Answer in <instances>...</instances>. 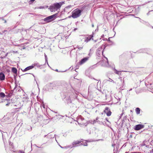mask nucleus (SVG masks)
<instances>
[{
  "mask_svg": "<svg viewBox=\"0 0 153 153\" xmlns=\"http://www.w3.org/2000/svg\"><path fill=\"white\" fill-rule=\"evenodd\" d=\"M64 3L63 2H61L59 3H56L53 4L49 7V9L51 12L57 11L60 8L62 4Z\"/></svg>",
  "mask_w": 153,
  "mask_h": 153,
  "instance_id": "nucleus-1",
  "label": "nucleus"
},
{
  "mask_svg": "<svg viewBox=\"0 0 153 153\" xmlns=\"http://www.w3.org/2000/svg\"><path fill=\"white\" fill-rule=\"evenodd\" d=\"M81 12V10L78 8L76 9L72 12L71 16L74 19L80 16Z\"/></svg>",
  "mask_w": 153,
  "mask_h": 153,
  "instance_id": "nucleus-2",
  "label": "nucleus"
},
{
  "mask_svg": "<svg viewBox=\"0 0 153 153\" xmlns=\"http://www.w3.org/2000/svg\"><path fill=\"white\" fill-rule=\"evenodd\" d=\"M56 14L46 17L44 19V21L46 22H50L56 18Z\"/></svg>",
  "mask_w": 153,
  "mask_h": 153,
  "instance_id": "nucleus-3",
  "label": "nucleus"
},
{
  "mask_svg": "<svg viewBox=\"0 0 153 153\" xmlns=\"http://www.w3.org/2000/svg\"><path fill=\"white\" fill-rule=\"evenodd\" d=\"M81 37L82 38V39H81V40L82 41L83 39H84V41L86 43L89 41L91 39L92 40L93 39L92 38L93 37V34L90 35H89L88 37H85L84 36H82Z\"/></svg>",
  "mask_w": 153,
  "mask_h": 153,
  "instance_id": "nucleus-4",
  "label": "nucleus"
},
{
  "mask_svg": "<svg viewBox=\"0 0 153 153\" xmlns=\"http://www.w3.org/2000/svg\"><path fill=\"white\" fill-rule=\"evenodd\" d=\"M105 59L101 61V64L103 66L108 67V59L106 57H105Z\"/></svg>",
  "mask_w": 153,
  "mask_h": 153,
  "instance_id": "nucleus-5",
  "label": "nucleus"
},
{
  "mask_svg": "<svg viewBox=\"0 0 153 153\" xmlns=\"http://www.w3.org/2000/svg\"><path fill=\"white\" fill-rule=\"evenodd\" d=\"M144 127V125H143L139 124L135 126L134 129L136 130H139Z\"/></svg>",
  "mask_w": 153,
  "mask_h": 153,
  "instance_id": "nucleus-6",
  "label": "nucleus"
},
{
  "mask_svg": "<svg viewBox=\"0 0 153 153\" xmlns=\"http://www.w3.org/2000/svg\"><path fill=\"white\" fill-rule=\"evenodd\" d=\"M88 59V57H86L82 59H81V61L79 62V64L80 65H82L85 62H86Z\"/></svg>",
  "mask_w": 153,
  "mask_h": 153,
  "instance_id": "nucleus-7",
  "label": "nucleus"
},
{
  "mask_svg": "<svg viewBox=\"0 0 153 153\" xmlns=\"http://www.w3.org/2000/svg\"><path fill=\"white\" fill-rule=\"evenodd\" d=\"M83 141L82 140L80 141H74L72 143V145H73V147H75V146H74V145L77 144H79V143H81V142H82Z\"/></svg>",
  "mask_w": 153,
  "mask_h": 153,
  "instance_id": "nucleus-8",
  "label": "nucleus"
},
{
  "mask_svg": "<svg viewBox=\"0 0 153 153\" xmlns=\"http://www.w3.org/2000/svg\"><path fill=\"white\" fill-rule=\"evenodd\" d=\"M5 76L2 73H0V79L1 80H3L4 79Z\"/></svg>",
  "mask_w": 153,
  "mask_h": 153,
  "instance_id": "nucleus-9",
  "label": "nucleus"
},
{
  "mask_svg": "<svg viewBox=\"0 0 153 153\" xmlns=\"http://www.w3.org/2000/svg\"><path fill=\"white\" fill-rule=\"evenodd\" d=\"M34 68V66L32 65L31 66H28L24 70V71H26L30 69H32Z\"/></svg>",
  "mask_w": 153,
  "mask_h": 153,
  "instance_id": "nucleus-10",
  "label": "nucleus"
},
{
  "mask_svg": "<svg viewBox=\"0 0 153 153\" xmlns=\"http://www.w3.org/2000/svg\"><path fill=\"white\" fill-rule=\"evenodd\" d=\"M23 101H26L27 100V95L25 94L23 95Z\"/></svg>",
  "mask_w": 153,
  "mask_h": 153,
  "instance_id": "nucleus-11",
  "label": "nucleus"
},
{
  "mask_svg": "<svg viewBox=\"0 0 153 153\" xmlns=\"http://www.w3.org/2000/svg\"><path fill=\"white\" fill-rule=\"evenodd\" d=\"M135 111L137 114H139L140 112V109L138 108H137L135 109Z\"/></svg>",
  "mask_w": 153,
  "mask_h": 153,
  "instance_id": "nucleus-12",
  "label": "nucleus"
},
{
  "mask_svg": "<svg viewBox=\"0 0 153 153\" xmlns=\"http://www.w3.org/2000/svg\"><path fill=\"white\" fill-rule=\"evenodd\" d=\"M12 71L13 73L16 74L17 72V70L16 68H13L12 69Z\"/></svg>",
  "mask_w": 153,
  "mask_h": 153,
  "instance_id": "nucleus-13",
  "label": "nucleus"
},
{
  "mask_svg": "<svg viewBox=\"0 0 153 153\" xmlns=\"http://www.w3.org/2000/svg\"><path fill=\"white\" fill-rule=\"evenodd\" d=\"M33 66H34V67L35 66H36L37 67H40V65L38 63H34L33 65Z\"/></svg>",
  "mask_w": 153,
  "mask_h": 153,
  "instance_id": "nucleus-14",
  "label": "nucleus"
},
{
  "mask_svg": "<svg viewBox=\"0 0 153 153\" xmlns=\"http://www.w3.org/2000/svg\"><path fill=\"white\" fill-rule=\"evenodd\" d=\"M0 97H1L4 98L5 97V94L4 93L1 92L0 93Z\"/></svg>",
  "mask_w": 153,
  "mask_h": 153,
  "instance_id": "nucleus-15",
  "label": "nucleus"
},
{
  "mask_svg": "<svg viewBox=\"0 0 153 153\" xmlns=\"http://www.w3.org/2000/svg\"><path fill=\"white\" fill-rule=\"evenodd\" d=\"M108 111H110L108 107H106L105 108L104 111L105 113H106V112H108Z\"/></svg>",
  "mask_w": 153,
  "mask_h": 153,
  "instance_id": "nucleus-16",
  "label": "nucleus"
},
{
  "mask_svg": "<svg viewBox=\"0 0 153 153\" xmlns=\"http://www.w3.org/2000/svg\"><path fill=\"white\" fill-rule=\"evenodd\" d=\"M111 112L110 111H108V112H106L105 113L106 114L107 116H110L111 114Z\"/></svg>",
  "mask_w": 153,
  "mask_h": 153,
  "instance_id": "nucleus-17",
  "label": "nucleus"
},
{
  "mask_svg": "<svg viewBox=\"0 0 153 153\" xmlns=\"http://www.w3.org/2000/svg\"><path fill=\"white\" fill-rule=\"evenodd\" d=\"M76 47H77V48H78V49H79V50L82 49L83 48V47H80L79 46V45H77V46Z\"/></svg>",
  "mask_w": 153,
  "mask_h": 153,
  "instance_id": "nucleus-18",
  "label": "nucleus"
},
{
  "mask_svg": "<svg viewBox=\"0 0 153 153\" xmlns=\"http://www.w3.org/2000/svg\"><path fill=\"white\" fill-rule=\"evenodd\" d=\"M80 145H83L84 146H87V143L86 142H85V143H81Z\"/></svg>",
  "mask_w": 153,
  "mask_h": 153,
  "instance_id": "nucleus-19",
  "label": "nucleus"
},
{
  "mask_svg": "<svg viewBox=\"0 0 153 153\" xmlns=\"http://www.w3.org/2000/svg\"><path fill=\"white\" fill-rule=\"evenodd\" d=\"M96 66V65H93V66H91V69H93V68H95Z\"/></svg>",
  "mask_w": 153,
  "mask_h": 153,
  "instance_id": "nucleus-20",
  "label": "nucleus"
},
{
  "mask_svg": "<svg viewBox=\"0 0 153 153\" xmlns=\"http://www.w3.org/2000/svg\"><path fill=\"white\" fill-rule=\"evenodd\" d=\"M100 48H99L98 49V50H97V54L98 53H100V50H100Z\"/></svg>",
  "mask_w": 153,
  "mask_h": 153,
  "instance_id": "nucleus-21",
  "label": "nucleus"
},
{
  "mask_svg": "<svg viewBox=\"0 0 153 153\" xmlns=\"http://www.w3.org/2000/svg\"><path fill=\"white\" fill-rule=\"evenodd\" d=\"M38 8L39 9H43L44 8V7L43 6H40Z\"/></svg>",
  "mask_w": 153,
  "mask_h": 153,
  "instance_id": "nucleus-22",
  "label": "nucleus"
},
{
  "mask_svg": "<svg viewBox=\"0 0 153 153\" xmlns=\"http://www.w3.org/2000/svg\"><path fill=\"white\" fill-rule=\"evenodd\" d=\"M19 152L20 153H24V152L23 150H19Z\"/></svg>",
  "mask_w": 153,
  "mask_h": 153,
  "instance_id": "nucleus-23",
  "label": "nucleus"
},
{
  "mask_svg": "<svg viewBox=\"0 0 153 153\" xmlns=\"http://www.w3.org/2000/svg\"><path fill=\"white\" fill-rule=\"evenodd\" d=\"M72 102L71 100L70 99H69V100H68V102L69 103H71Z\"/></svg>",
  "mask_w": 153,
  "mask_h": 153,
  "instance_id": "nucleus-24",
  "label": "nucleus"
},
{
  "mask_svg": "<svg viewBox=\"0 0 153 153\" xmlns=\"http://www.w3.org/2000/svg\"><path fill=\"white\" fill-rule=\"evenodd\" d=\"M42 107L44 108H45V105H44V104H43L42 105Z\"/></svg>",
  "mask_w": 153,
  "mask_h": 153,
  "instance_id": "nucleus-25",
  "label": "nucleus"
},
{
  "mask_svg": "<svg viewBox=\"0 0 153 153\" xmlns=\"http://www.w3.org/2000/svg\"><path fill=\"white\" fill-rule=\"evenodd\" d=\"M115 73L116 74H118V71L117 70H115Z\"/></svg>",
  "mask_w": 153,
  "mask_h": 153,
  "instance_id": "nucleus-26",
  "label": "nucleus"
},
{
  "mask_svg": "<svg viewBox=\"0 0 153 153\" xmlns=\"http://www.w3.org/2000/svg\"><path fill=\"white\" fill-rule=\"evenodd\" d=\"M9 104H10V103H8L7 104H6V106H8L9 105Z\"/></svg>",
  "mask_w": 153,
  "mask_h": 153,
  "instance_id": "nucleus-27",
  "label": "nucleus"
},
{
  "mask_svg": "<svg viewBox=\"0 0 153 153\" xmlns=\"http://www.w3.org/2000/svg\"><path fill=\"white\" fill-rule=\"evenodd\" d=\"M45 56V60L47 61V62L48 63V62H47V58H46V55Z\"/></svg>",
  "mask_w": 153,
  "mask_h": 153,
  "instance_id": "nucleus-28",
  "label": "nucleus"
},
{
  "mask_svg": "<svg viewBox=\"0 0 153 153\" xmlns=\"http://www.w3.org/2000/svg\"><path fill=\"white\" fill-rule=\"evenodd\" d=\"M35 0H30V1L31 2H33L35 1Z\"/></svg>",
  "mask_w": 153,
  "mask_h": 153,
  "instance_id": "nucleus-29",
  "label": "nucleus"
},
{
  "mask_svg": "<svg viewBox=\"0 0 153 153\" xmlns=\"http://www.w3.org/2000/svg\"><path fill=\"white\" fill-rule=\"evenodd\" d=\"M110 79L111 80L110 81L111 82H114V81L112 79Z\"/></svg>",
  "mask_w": 153,
  "mask_h": 153,
  "instance_id": "nucleus-30",
  "label": "nucleus"
},
{
  "mask_svg": "<svg viewBox=\"0 0 153 153\" xmlns=\"http://www.w3.org/2000/svg\"><path fill=\"white\" fill-rule=\"evenodd\" d=\"M6 31H7V30H4V31L3 32V33H4V32H6Z\"/></svg>",
  "mask_w": 153,
  "mask_h": 153,
  "instance_id": "nucleus-31",
  "label": "nucleus"
},
{
  "mask_svg": "<svg viewBox=\"0 0 153 153\" xmlns=\"http://www.w3.org/2000/svg\"><path fill=\"white\" fill-rule=\"evenodd\" d=\"M77 29V28H76L74 29V30L75 31V30H76Z\"/></svg>",
  "mask_w": 153,
  "mask_h": 153,
  "instance_id": "nucleus-32",
  "label": "nucleus"
},
{
  "mask_svg": "<svg viewBox=\"0 0 153 153\" xmlns=\"http://www.w3.org/2000/svg\"><path fill=\"white\" fill-rule=\"evenodd\" d=\"M152 152L153 153V149H152Z\"/></svg>",
  "mask_w": 153,
  "mask_h": 153,
  "instance_id": "nucleus-33",
  "label": "nucleus"
},
{
  "mask_svg": "<svg viewBox=\"0 0 153 153\" xmlns=\"http://www.w3.org/2000/svg\"><path fill=\"white\" fill-rule=\"evenodd\" d=\"M92 27H94V25H93H93H92Z\"/></svg>",
  "mask_w": 153,
  "mask_h": 153,
  "instance_id": "nucleus-34",
  "label": "nucleus"
},
{
  "mask_svg": "<svg viewBox=\"0 0 153 153\" xmlns=\"http://www.w3.org/2000/svg\"><path fill=\"white\" fill-rule=\"evenodd\" d=\"M132 90V88H131V89H130L129 90V91H131Z\"/></svg>",
  "mask_w": 153,
  "mask_h": 153,
  "instance_id": "nucleus-35",
  "label": "nucleus"
},
{
  "mask_svg": "<svg viewBox=\"0 0 153 153\" xmlns=\"http://www.w3.org/2000/svg\"><path fill=\"white\" fill-rule=\"evenodd\" d=\"M131 153H136L135 152H132Z\"/></svg>",
  "mask_w": 153,
  "mask_h": 153,
  "instance_id": "nucleus-36",
  "label": "nucleus"
},
{
  "mask_svg": "<svg viewBox=\"0 0 153 153\" xmlns=\"http://www.w3.org/2000/svg\"><path fill=\"white\" fill-rule=\"evenodd\" d=\"M4 22H5V23H6V20H5Z\"/></svg>",
  "mask_w": 153,
  "mask_h": 153,
  "instance_id": "nucleus-37",
  "label": "nucleus"
},
{
  "mask_svg": "<svg viewBox=\"0 0 153 153\" xmlns=\"http://www.w3.org/2000/svg\"><path fill=\"white\" fill-rule=\"evenodd\" d=\"M60 146L62 148H63V147H61V146Z\"/></svg>",
  "mask_w": 153,
  "mask_h": 153,
  "instance_id": "nucleus-38",
  "label": "nucleus"
},
{
  "mask_svg": "<svg viewBox=\"0 0 153 153\" xmlns=\"http://www.w3.org/2000/svg\"><path fill=\"white\" fill-rule=\"evenodd\" d=\"M89 88H88V91H89Z\"/></svg>",
  "mask_w": 153,
  "mask_h": 153,
  "instance_id": "nucleus-39",
  "label": "nucleus"
},
{
  "mask_svg": "<svg viewBox=\"0 0 153 153\" xmlns=\"http://www.w3.org/2000/svg\"><path fill=\"white\" fill-rule=\"evenodd\" d=\"M125 153H128L127 152H126Z\"/></svg>",
  "mask_w": 153,
  "mask_h": 153,
  "instance_id": "nucleus-40",
  "label": "nucleus"
},
{
  "mask_svg": "<svg viewBox=\"0 0 153 153\" xmlns=\"http://www.w3.org/2000/svg\"><path fill=\"white\" fill-rule=\"evenodd\" d=\"M0 34H1V33H0Z\"/></svg>",
  "mask_w": 153,
  "mask_h": 153,
  "instance_id": "nucleus-41",
  "label": "nucleus"
}]
</instances>
